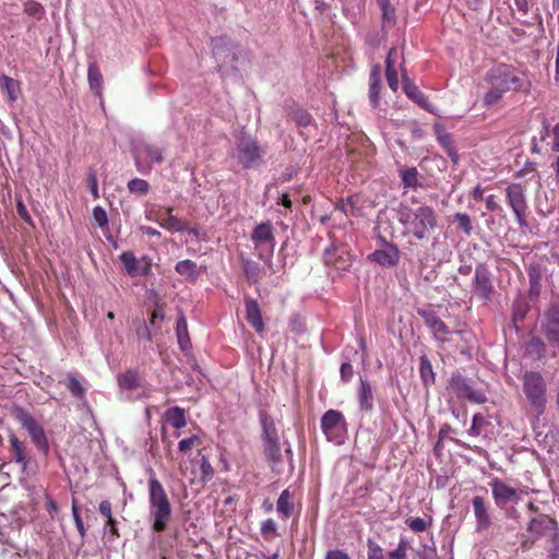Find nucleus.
<instances>
[{"label": "nucleus", "instance_id": "obj_50", "mask_svg": "<svg viewBox=\"0 0 559 559\" xmlns=\"http://www.w3.org/2000/svg\"><path fill=\"white\" fill-rule=\"evenodd\" d=\"M199 465H200V469H201L202 481H204V483L209 481L213 477V474H214V469H213L210 461L205 456H202L199 461Z\"/></svg>", "mask_w": 559, "mask_h": 559}, {"label": "nucleus", "instance_id": "obj_23", "mask_svg": "<svg viewBox=\"0 0 559 559\" xmlns=\"http://www.w3.org/2000/svg\"><path fill=\"white\" fill-rule=\"evenodd\" d=\"M357 400L359 409L365 413H370L373 409V392L368 380L360 378L357 389Z\"/></svg>", "mask_w": 559, "mask_h": 559}, {"label": "nucleus", "instance_id": "obj_56", "mask_svg": "<svg viewBox=\"0 0 559 559\" xmlns=\"http://www.w3.org/2000/svg\"><path fill=\"white\" fill-rule=\"evenodd\" d=\"M16 211L19 216L29 226H34V222L31 215L27 212L25 204L23 203L21 198L16 197Z\"/></svg>", "mask_w": 559, "mask_h": 559}, {"label": "nucleus", "instance_id": "obj_39", "mask_svg": "<svg viewBox=\"0 0 559 559\" xmlns=\"http://www.w3.org/2000/svg\"><path fill=\"white\" fill-rule=\"evenodd\" d=\"M420 376L425 384H430L435 381V373L431 362L426 356L420 357L419 361Z\"/></svg>", "mask_w": 559, "mask_h": 559}, {"label": "nucleus", "instance_id": "obj_31", "mask_svg": "<svg viewBox=\"0 0 559 559\" xmlns=\"http://www.w3.org/2000/svg\"><path fill=\"white\" fill-rule=\"evenodd\" d=\"M260 423L262 427V441L278 439L277 429L273 418L264 412L260 413Z\"/></svg>", "mask_w": 559, "mask_h": 559}, {"label": "nucleus", "instance_id": "obj_29", "mask_svg": "<svg viewBox=\"0 0 559 559\" xmlns=\"http://www.w3.org/2000/svg\"><path fill=\"white\" fill-rule=\"evenodd\" d=\"M175 270L180 276L190 282H195L200 275L197 263L189 259L177 262Z\"/></svg>", "mask_w": 559, "mask_h": 559}, {"label": "nucleus", "instance_id": "obj_62", "mask_svg": "<svg viewBox=\"0 0 559 559\" xmlns=\"http://www.w3.org/2000/svg\"><path fill=\"white\" fill-rule=\"evenodd\" d=\"M325 559H350L348 555L342 550L335 549L326 552Z\"/></svg>", "mask_w": 559, "mask_h": 559}, {"label": "nucleus", "instance_id": "obj_30", "mask_svg": "<svg viewBox=\"0 0 559 559\" xmlns=\"http://www.w3.org/2000/svg\"><path fill=\"white\" fill-rule=\"evenodd\" d=\"M437 139L447 155L456 164L459 162V154L451 134L445 131H438Z\"/></svg>", "mask_w": 559, "mask_h": 559}, {"label": "nucleus", "instance_id": "obj_15", "mask_svg": "<svg viewBox=\"0 0 559 559\" xmlns=\"http://www.w3.org/2000/svg\"><path fill=\"white\" fill-rule=\"evenodd\" d=\"M491 488L492 498L498 508L504 509L508 504L516 503L519 495L515 488L507 485L499 478H493L489 483Z\"/></svg>", "mask_w": 559, "mask_h": 559}, {"label": "nucleus", "instance_id": "obj_61", "mask_svg": "<svg viewBox=\"0 0 559 559\" xmlns=\"http://www.w3.org/2000/svg\"><path fill=\"white\" fill-rule=\"evenodd\" d=\"M98 509H99V513H100L104 518L108 519V521L110 522V521H111V516H112V514H111V504H110V502H109V501H107V500L102 501V502L99 503V508H98Z\"/></svg>", "mask_w": 559, "mask_h": 559}, {"label": "nucleus", "instance_id": "obj_38", "mask_svg": "<svg viewBox=\"0 0 559 559\" xmlns=\"http://www.w3.org/2000/svg\"><path fill=\"white\" fill-rule=\"evenodd\" d=\"M526 352L536 359L545 356L546 345L539 337H532L526 344Z\"/></svg>", "mask_w": 559, "mask_h": 559}, {"label": "nucleus", "instance_id": "obj_33", "mask_svg": "<svg viewBox=\"0 0 559 559\" xmlns=\"http://www.w3.org/2000/svg\"><path fill=\"white\" fill-rule=\"evenodd\" d=\"M10 447L13 454V459L16 463L21 464L23 468L26 467L28 460L25 453L23 443L16 438L15 435H10Z\"/></svg>", "mask_w": 559, "mask_h": 559}, {"label": "nucleus", "instance_id": "obj_44", "mask_svg": "<svg viewBox=\"0 0 559 559\" xmlns=\"http://www.w3.org/2000/svg\"><path fill=\"white\" fill-rule=\"evenodd\" d=\"M401 178L405 188H416L418 186V171L414 167L402 170Z\"/></svg>", "mask_w": 559, "mask_h": 559}, {"label": "nucleus", "instance_id": "obj_14", "mask_svg": "<svg viewBox=\"0 0 559 559\" xmlns=\"http://www.w3.org/2000/svg\"><path fill=\"white\" fill-rule=\"evenodd\" d=\"M126 273L131 277L146 276L152 270V261L144 255L136 259L133 252L124 251L119 257Z\"/></svg>", "mask_w": 559, "mask_h": 559}, {"label": "nucleus", "instance_id": "obj_17", "mask_svg": "<svg viewBox=\"0 0 559 559\" xmlns=\"http://www.w3.org/2000/svg\"><path fill=\"white\" fill-rule=\"evenodd\" d=\"M323 261L336 270H347L352 265V259L343 246L332 245L324 249Z\"/></svg>", "mask_w": 559, "mask_h": 559}, {"label": "nucleus", "instance_id": "obj_5", "mask_svg": "<svg viewBox=\"0 0 559 559\" xmlns=\"http://www.w3.org/2000/svg\"><path fill=\"white\" fill-rule=\"evenodd\" d=\"M448 390L456 399L466 400L474 404H484L487 401L486 394L481 390L475 389L473 381L459 371L451 374Z\"/></svg>", "mask_w": 559, "mask_h": 559}, {"label": "nucleus", "instance_id": "obj_43", "mask_svg": "<svg viewBox=\"0 0 559 559\" xmlns=\"http://www.w3.org/2000/svg\"><path fill=\"white\" fill-rule=\"evenodd\" d=\"M542 140L546 138L550 139V146L554 151L559 152V124H556L552 129H548V127H544L540 135Z\"/></svg>", "mask_w": 559, "mask_h": 559}, {"label": "nucleus", "instance_id": "obj_32", "mask_svg": "<svg viewBox=\"0 0 559 559\" xmlns=\"http://www.w3.org/2000/svg\"><path fill=\"white\" fill-rule=\"evenodd\" d=\"M166 420L176 429H181L187 425L185 409L179 406L170 407L165 413Z\"/></svg>", "mask_w": 559, "mask_h": 559}, {"label": "nucleus", "instance_id": "obj_52", "mask_svg": "<svg viewBox=\"0 0 559 559\" xmlns=\"http://www.w3.org/2000/svg\"><path fill=\"white\" fill-rule=\"evenodd\" d=\"M67 388L76 397L83 396L85 392L80 381L73 376L68 377Z\"/></svg>", "mask_w": 559, "mask_h": 559}, {"label": "nucleus", "instance_id": "obj_64", "mask_svg": "<svg viewBox=\"0 0 559 559\" xmlns=\"http://www.w3.org/2000/svg\"><path fill=\"white\" fill-rule=\"evenodd\" d=\"M389 559H407V554L404 550L395 548L389 552Z\"/></svg>", "mask_w": 559, "mask_h": 559}, {"label": "nucleus", "instance_id": "obj_51", "mask_svg": "<svg viewBox=\"0 0 559 559\" xmlns=\"http://www.w3.org/2000/svg\"><path fill=\"white\" fill-rule=\"evenodd\" d=\"M454 217L459 224V227L463 229L466 235H471L473 230L471 217L465 213H456Z\"/></svg>", "mask_w": 559, "mask_h": 559}, {"label": "nucleus", "instance_id": "obj_40", "mask_svg": "<svg viewBox=\"0 0 559 559\" xmlns=\"http://www.w3.org/2000/svg\"><path fill=\"white\" fill-rule=\"evenodd\" d=\"M127 186H128V190L130 191V193L141 195V197L147 194V192L150 190L148 182L146 180L140 179V178L131 179Z\"/></svg>", "mask_w": 559, "mask_h": 559}, {"label": "nucleus", "instance_id": "obj_57", "mask_svg": "<svg viewBox=\"0 0 559 559\" xmlns=\"http://www.w3.org/2000/svg\"><path fill=\"white\" fill-rule=\"evenodd\" d=\"M72 515H73V520H74L75 526H76L81 537L84 538L85 534H86V531H85L83 521L81 519V515L79 513V508H78V504H76L75 501H73V503H72Z\"/></svg>", "mask_w": 559, "mask_h": 559}, {"label": "nucleus", "instance_id": "obj_63", "mask_svg": "<svg viewBox=\"0 0 559 559\" xmlns=\"http://www.w3.org/2000/svg\"><path fill=\"white\" fill-rule=\"evenodd\" d=\"M551 543H552V546L550 549L549 557H550V559H558L559 558V539H558V537L552 539Z\"/></svg>", "mask_w": 559, "mask_h": 559}, {"label": "nucleus", "instance_id": "obj_12", "mask_svg": "<svg viewBox=\"0 0 559 559\" xmlns=\"http://www.w3.org/2000/svg\"><path fill=\"white\" fill-rule=\"evenodd\" d=\"M251 240L261 260L270 261L275 248L273 227L270 223L259 224L251 234Z\"/></svg>", "mask_w": 559, "mask_h": 559}, {"label": "nucleus", "instance_id": "obj_26", "mask_svg": "<svg viewBox=\"0 0 559 559\" xmlns=\"http://www.w3.org/2000/svg\"><path fill=\"white\" fill-rule=\"evenodd\" d=\"M396 49H391L385 60V74L389 87L396 92L399 90V76L396 70Z\"/></svg>", "mask_w": 559, "mask_h": 559}, {"label": "nucleus", "instance_id": "obj_21", "mask_svg": "<svg viewBox=\"0 0 559 559\" xmlns=\"http://www.w3.org/2000/svg\"><path fill=\"white\" fill-rule=\"evenodd\" d=\"M246 319L248 323L258 332L264 331V322L259 304L252 298L245 299Z\"/></svg>", "mask_w": 559, "mask_h": 559}, {"label": "nucleus", "instance_id": "obj_41", "mask_svg": "<svg viewBox=\"0 0 559 559\" xmlns=\"http://www.w3.org/2000/svg\"><path fill=\"white\" fill-rule=\"evenodd\" d=\"M231 41L226 37L212 39V50L216 58H221L225 51H230Z\"/></svg>", "mask_w": 559, "mask_h": 559}, {"label": "nucleus", "instance_id": "obj_1", "mask_svg": "<svg viewBox=\"0 0 559 559\" xmlns=\"http://www.w3.org/2000/svg\"><path fill=\"white\" fill-rule=\"evenodd\" d=\"M489 90L484 96L485 106L497 104L507 92H518L527 85L523 73L509 64H498L491 68L485 78Z\"/></svg>", "mask_w": 559, "mask_h": 559}, {"label": "nucleus", "instance_id": "obj_8", "mask_svg": "<svg viewBox=\"0 0 559 559\" xmlns=\"http://www.w3.org/2000/svg\"><path fill=\"white\" fill-rule=\"evenodd\" d=\"M133 156L138 171L147 175L153 164L163 163L164 150L148 142H139L133 148Z\"/></svg>", "mask_w": 559, "mask_h": 559}, {"label": "nucleus", "instance_id": "obj_3", "mask_svg": "<svg viewBox=\"0 0 559 559\" xmlns=\"http://www.w3.org/2000/svg\"><path fill=\"white\" fill-rule=\"evenodd\" d=\"M148 503L152 528L163 533L171 519V504L163 485L156 477L148 479Z\"/></svg>", "mask_w": 559, "mask_h": 559}, {"label": "nucleus", "instance_id": "obj_20", "mask_svg": "<svg viewBox=\"0 0 559 559\" xmlns=\"http://www.w3.org/2000/svg\"><path fill=\"white\" fill-rule=\"evenodd\" d=\"M150 219L156 221L160 227L173 231V233H179L183 230H188V225L182 219L178 218L177 216L173 215V209L167 207L166 213H157L155 218L148 217Z\"/></svg>", "mask_w": 559, "mask_h": 559}, {"label": "nucleus", "instance_id": "obj_13", "mask_svg": "<svg viewBox=\"0 0 559 559\" xmlns=\"http://www.w3.org/2000/svg\"><path fill=\"white\" fill-rule=\"evenodd\" d=\"M382 247L368 255V259L383 267H394L401 259V251L396 245L381 238Z\"/></svg>", "mask_w": 559, "mask_h": 559}, {"label": "nucleus", "instance_id": "obj_22", "mask_svg": "<svg viewBox=\"0 0 559 559\" xmlns=\"http://www.w3.org/2000/svg\"><path fill=\"white\" fill-rule=\"evenodd\" d=\"M472 504H473L474 514H475V519H476V523H477L476 530L477 531L487 530L491 524V520H490V515H489L485 499L480 496H476L473 498Z\"/></svg>", "mask_w": 559, "mask_h": 559}, {"label": "nucleus", "instance_id": "obj_9", "mask_svg": "<svg viewBox=\"0 0 559 559\" xmlns=\"http://www.w3.org/2000/svg\"><path fill=\"white\" fill-rule=\"evenodd\" d=\"M321 428L326 439L335 444H343L347 436V424L343 414L329 409L321 418Z\"/></svg>", "mask_w": 559, "mask_h": 559}, {"label": "nucleus", "instance_id": "obj_48", "mask_svg": "<svg viewBox=\"0 0 559 559\" xmlns=\"http://www.w3.org/2000/svg\"><path fill=\"white\" fill-rule=\"evenodd\" d=\"M294 121L301 128H307L312 123V116L305 109H298L293 114Z\"/></svg>", "mask_w": 559, "mask_h": 559}, {"label": "nucleus", "instance_id": "obj_37", "mask_svg": "<svg viewBox=\"0 0 559 559\" xmlns=\"http://www.w3.org/2000/svg\"><path fill=\"white\" fill-rule=\"evenodd\" d=\"M118 384L123 390H134L140 386V378L135 371L128 370L118 377Z\"/></svg>", "mask_w": 559, "mask_h": 559}, {"label": "nucleus", "instance_id": "obj_11", "mask_svg": "<svg viewBox=\"0 0 559 559\" xmlns=\"http://www.w3.org/2000/svg\"><path fill=\"white\" fill-rule=\"evenodd\" d=\"M16 419L27 430L33 443L39 452L47 455L49 443L44 427L26 411L19 408L15 413Z\"/></svg>", "mask_w": 559, "mask_h": 559}, {"label": "nucleus", "instance_id": "obj_42", "mask_svg": "<svg viewBox=\"0 0 559 559\" xmlns=\"http://www.w3.org/2000/svg\"><path fill=\"white\" fill-rule=\"evenodd\" d=\"M87 78L90 86L93 91H99L102 86V73L95 63L88 66Z\"/></svg>", "mask_w": 559, "mask_h": 559}, {"label": "nucleus", "instance_id": "obj_49", "mask_svg": "<svg viewBox=\"0 0 559 559\" xmlns=\"http://www.w3.org/2000/svg\"><path fill=\"white\" fill-rule=\"evenodd\" d=\"M406 524L413 532L421 533L428 528L430 523L421 518H411L406 520Z\"/></svg>", "mask_w": 559, "mask_h": 559}, {"label": "nucleus", "instance_id": "obj_36", "mask_svg": "<svg viewBox=\"0 0 559 559\" xmlns=\"http://www.w3.org/2000/svg\"><path fill=\"white\" fill-rule=\"evenodd\" d=\"M276 508L278 513H281L284 518H289L294 512V502L292 501L290 492L288 489H285L281 492Z\"/></svg>", "mask_w": 559, "mask_h": 559}, {"label": "nucleus", "instance_id": "obj_46", "mask_svg": "<svg viewBox=\"0 0 559 559\" xmlns=\"http://www.w3.org/2000/svg\"><path fill=\"white\" fill-rule=\"evenodd\" d=\"M336 209L343 212L345 215L357 216L356 198L348 197L346 200H342L337 203Z\"/></svg>", "mask_w": 559, "mask_h": 559}, {"label": "nucleus", "instance_id": "obj_10", "mask_svg": "<svg viewBox=\"0 0 559 559\" xmlns=\"http://www.w3.org/2000/svg\"><path fill=\"white\" fill-rule=\"evenodd\" d=\"M506 199L508 205L514 213L516 223L520 227H527L528 205L525 195V189L521 183H511L506 188Z\"/></svg>", "mask_w": 559, "mask_h": 559}, {"label": "nucleus", "instance_id": "obj_34", "mask_svg": "<svg viewBox=\"0 0 559 559\" xmlns=\"http://www.w3.org/2000/svg\"><path fill=\"white\" fill-rule=\"evenodd\" d=\"M402 84L405 94L419 105H425L426 97L418 90V87L406 76L405 73L402 75Z\"/></svg>", "mask_w": 559, "mask_h": 559}, {"label": "nucleus", "instance_id": "obj_6", "mask_svg": "<svg viewBox=\"0 0 559 559\" xmlns=\"http://www.w3.org/2000/svg\"><path fill=\"white\" fill-rule=\"evenodd\" d=\"M557 522L546 514H538L531 519L527 525L530 539L522 542L523 549H530L535 539L547 537L549 540L558 537Z\"/></svg>", "mask_w": 559, "mask_h": 559}, {"label": "nucleus", "instance_id": "obj_2", "mask_svg": "<svg viewBox=\"0 0 559 559\" xmlns=\"http://www.w3.org/2000/svg\"><path fill=\"white\" fill-rule=\"evenodd\" d=\"M397 215L399 222L418 240L427 239L437 227V213L429 205L412 209L401 204Z\"/></svg>", "mask_w": 559, "mask_h": 559}, {"label": "nucleus", "instance_id": "obj_24", "mask_svg": "<svg viewBox=\"0 0 559 559\" xmlns=\"http://www.w3.org/2000/svg\"><path fill=\"white\" fill-rule=\"evenodd\" d=\"M377 3L381 10V29L385 34L396 23L395 8L391 0H377Z\"/></svg>", "mask_w": 559, "mask_h": 559}, {"label": "nucleus", "instance_id": "obj_28", "mask_svg": "<svg viewBox=\"0 0 559 559\" xmlns=\"http://www.w3.org/2000/svg\"><path fill=\"white\" fill-rule=\"evenodd\" d=\"M176 334L179 347L182 352H187L191 347V342L188 332V323L186 317L180 313L176 322Z\"/></svg>", "mask_w": 559, "mask_h": 559}, {"label": "nucleus", "instance_id": "obj_27", "mask_svg": "<svg viewBox=\"0 0 559 559\" xmlns=\"http://www.w3.org/2000/svg\"><path fill=\"white\" fill-rule=\"evenodd\" d=\"M0 88L7 94L10 103L16 102L21 95L20 82L5 74L0 75Z\"/></svg>", "mask_w": 559, "mask_h": 559}, {"label": "nucleus", "instance_id": "obj_60", "mask_svg": "<svg viewBox=\"0 0 559 559\" xmlns=\"http://www.w3.org/2000/svg\"><path fill=\"white\" fill-rule=\"evenodd\" d=\"M261 533L263 535L275 534L276 533V523L273 519L265 520L261 525Z\"/></svg>", "mask_w": 559, "mask_h": 559}, {"label": "nucleus", "instance_id": "obj_54", "mask_svg": "<svg viewBox=\"0 0 559 559\" xmlns=\"http://www.w3.org/2000/svg\"><path fill=\"white\" fill-rule=\"evenodd\" d=\"M200 443V438L198 436H191L187 439H182L178 443V449L182 453H187L192 450V448Z\"/></svg>", "mask_w": 559, "mask_h": 559}, {"label": "nucleus", "instance_id": "obj_58", "mask_svg": "<svg viewBox=\"0 0 559 559\" xmlns=\"http://www.w3.org/2000/svg\"><path fill=\"white\" fill-rule=\"evenodd\" d=\"M87 185L90 187L91 193L94 197V199H98L99 198L98 182H97L96 173L93 169H90L87 173Z\"/></svg>", "mask_w": 559, "mask_h": 559}, {"label": "nucleus", "instance_id": "obj_4", "mask_svg": "<svg viewBox=\"0 0 559 559\" xmlns=\"http://www.w3.org/2000/svg\"><path fill=\"white\" fill-rule=\"evenodd\" d=\"M523 392L532 408L543 414L547 404V383L539 371H525L522 376Z\"/></svg>", "mask_w": 559, "mask_h": 559}, {"label": "nucleus", "instance_id": "obj_53", "mask_svg": "<svg viewBox=\"0 0 559 559\" xmlns=\"http://www.w3.org/2000/svg\"><path fill=\"white\" fill-rule=\"evenodd\" d=\"M368 559H384L382 547L372 539L367 540Z\"/></svg>", "mask_w": 559, "mask_h": 559}, {"label": "nucleus", "instance_id": "obj_35", "mask_svg": "<svg viewBox=\"0 0 559 559\" xmlns=\"http://www.w3.org/2000/svg\"><path fill=\"white\" fill-rule=\"evenodd\" d=\"M264 453L269 461L272 463H278L282 461V451L278 439L264 440L263 441Z\"/></svg>", "mask_w": 559, "mask_h": 559}, {"label": "nucleus", "instance_id": "obj_25", "mask_svg": "<svg viewBox=\"0 0 559 559\" xmlns=\"http://www.w3.org/2000/svg\"><path fill=\"white\" fill-rule=\"evenodd\" d=\"M381 74L380 66L372 67L369 78V100L372 108H378L380 102Z\"/></svg>", "mask_w": 559, "mask_h": 559}, {"label": "nucleus", "instance_id": "obj_45", "mask_svg": "<svg viewBox=\"0 0 559 559\" xmlns=\"http://www.w3.org/2000/svg\"><path fill=\"white\" fill-rule=\"evenodd\" d=\"M24 12L37 20H40L45 15L44 7L35 0H28L24 3Z\"/></svg>", "mask_w": 559, "mask_h": 559}, {"label": "nucleus", "instance_id": "obj_19", "mask_svg": "<svg viewBox=\"0 0 559 559\" xmlns=\"http://www.w3.org/2000/svg\"><path fill=\"white\" fill-rule=\"evenodd\" d=\"M421 317L425 324L431 330L436 340L447 342L450 330L447 324L432 311H423Z\"/></svg>", "mask_w": 559, "mask_h": 559}, {"label": "nucleus", "instance_id": "obj_47", "mask_svg": "<svg viewBox=\"0 0 559 559\" xmlns=\"http://www.w3.org/2000/svg\"><path fill=\"white\" fill-rule=\"evenodd\" d=\"M243 272L247 280L251 283H257L260 278V267L253 261H246L243 264Z\"/></svg>", "mask_w": 559, "mask_h": 559}, {"label": "nucleus", "instance_id": "obj_18", "mask_svg": "<svg viewBox=\"0 0 559 559\" xmlns=\"http://www.w3.org/2000/svg\"><path fill=\"white\" fill-rule=\"evenodd\" d=\"M474 290L485 301L489 300L492 294L491 273L483 264L477 265L475 270Z\"/></svg>", "mask_w": 559, "mask_h": 559}, {"label": "nucleus", "instance_id": "obj_7", "mask_svg": "<svg viewBox=\"0 0 559 559\" xmlns=\"http://www.w3.org/2000/svg\"><path fill=\"white\" fill-rule=\"evenodd\" d=\"M265 151L259 145L258 141L249 135L239 138L236 146L235 157L246 169L259 166Z\"/></svg>", "mask_w": 559, "mask_h": 559}, {"label": "nucleus", "instance_id": "obj_16", "mask_svg": "<svg viewBox=\"0 0 559 559\" xmlns=\"http://www.w3.org/2000/svg\"><path fill=\"white\" fill-rule=\"evenodd\" d=\"M542 330L549 345L559 350V306L552 305L546 311Z\"/></svg>", "mask_w": 559, "mask_h": 559}, {"label": "nucleus", "instance_id": "obj_55", "mask_svg": "<svg viewBox=\"0 0 559 559\" xmlns=\"http://www.w3.org/2000/svg\"><path fill=\"white\" fill-rule=\"evenodd\" d=\"M93 218L99 227H105L108 224L107 213L104 207L97 205L93 210Z\"/></svg>", "mask_w": 559, "mask_h": 559}, {"label": "nucleus", "instance_id": "obj_59", "mask_svg": "<svg viewBox=\"0 0 559 559\" xmlns=\"http://www.w3.org/2000/svg\"><path fill=\"white\" fill-rule=\"evenodd\" d=\"M340 372H341V379L344 382H349L354 374L353 366L349 362H343L341 365Z\"/></svg>", "mask_w": 559, "mask_h": 559}]
</instances>
